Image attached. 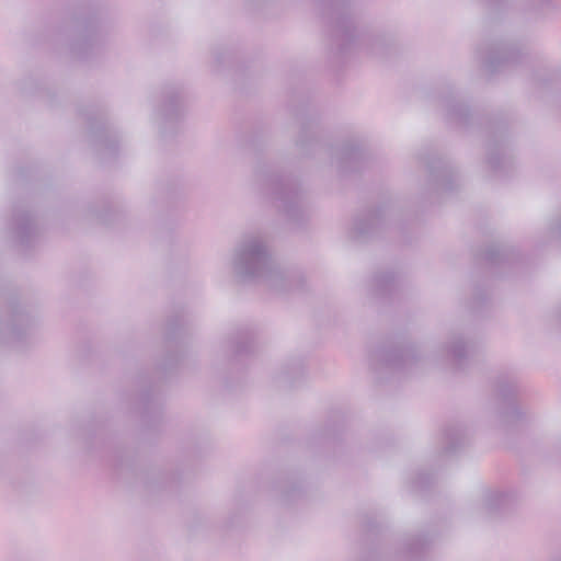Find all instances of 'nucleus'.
<instances>
[{
  "instance_id": "16",
  "label": "nucleus",
  "mask_w": 561,
  "mask_h": 561,
  "mask_svg": "<svg viewBox=\"0 0 561 561\" xmlns=\"http://www.w3.org/2000/svg\"><path fill=\"white\" fill-rule=\"evenodd\" d=\"M473 350V344L467 341L462 333H453L450 335L446 352L448 358H450L459 368L469 358Z\"/></svg>"
},
{
  "instance_id": "2",
  "label": "nucleus",
  "mask_w": 561,
  "mask_h": 561,
  "mask_svg": "<svg viewBox=\"0 0 561 561\" xmlns=\"http://www.w3.org/2000/svg\"><path fill=\"white\" fill-rule=\"evenodd\" d=\"M253 185L289 219L297 221L302 218L305 214L304 195L294 179L278 173L270 164L260 163L253 172Z\"/></svg>"
},
{
  "instance_id": "6",
  "label": "nucleus",
  "mask_w": 561,
  "mask_h": 561,
  "mask_svg": "<svg viewBox=\"0 0 561 561\" xmlns=\"http://www.w3.org/2000/svg\"><path fill=\"white\" fill-rule=\"evenodd\" d=\"M494 391L495 396L504 403L501 411V417L504 423L513 424L526 417V410L514 401L519 391L518 380L515 376H499L494 383Z\"/></svg>"
},
{
  "instance_id": "22",
  "label": "nucleus",
  "mask_w": 561,
  "mask_h": 561,
  "mask_svg": "<svg viewBox=\"0 0 561 561\" xmlns=\"http://www.w3.org/2000/svg\"><path fill=\"white\" fill-rule=\"evenodd\" d=\"M141 414L144 419L150 417L151 415L158 417L161 412V397L153 391H146L140 397Z\"/></svg>"
},
{
  "instance_id": "5",
  "label": "nucleus",
  "mask_w": 561,
  "mask_h": 561,
  "mask_svg": "<svg viewBox=\"0 0 561 561\" xmlns=\"http://www.w3.org/2000/svg\"><path fill=\"white\" fill-rule=\"evenodd\" d=\"M370 360L376 371L405 373L417 362V356L413 346H396L375 351Z\"/></svg>"
},
{
  "instance_id": "28",
  "label": "nucleus",
  "mask_w": 561,
  "mask_h": 561,
  "mask_svg": "<svg viewBox=\"0 0 561 561\" xmlns=\"http://www.w3.org/2000/svg\"><path fill=\"white\" fill-rule=\"evenodd\" d=\"M547 2H548V0H540V4H545Z\"/></svg>"
},
{
  "instance_id": "27",
  "label": "nucleus",
  "mask_w": 561,
  "mask_h": 561,
  "mask_svg": "<svg viewBox=\"0 0 561 561\" xmlns=\"http://www.w3.org/2000/svg\"><path fill=\"white\" fill-rule=\"evenodd\" d=\"M300 371H301V365L299 363V364H296L295 367L293 368V374H298ZM284 374H285L286 377H289L291 371L290 370H286Z\"/></svg>"
},
{
  "instance_id": "20",
  "label": "nucleus",
  "mask_w": 561,
  "mask_h": 561,
  "mask_svg": "<svg viewBox=\"0 0 561 561\" xmlns=\"http://www.w3.org/2000/svg\"><path fill=\"white\" fill-rule=\"evenodd\" d=\"M445 453H455L468 442L467 431L461 425H453L445 430Z\"/></svg>"
},
{
  "instance_id": "1",
  "label": "nucleus",
  "mask_w": 561,
  "mask_h": 561,
  "mask_svg": "<svg viewBox=\"0 0 561 561\" xmlns=\"http://www.w3.org/2000/svg\"><path fill=\"white\" fill-rule=\"evenodd\" d=\"M231 265L234 276L242 283H262L276 291L300 287V277L276 264L267 240L261 233L242 237L234 248Z\"/></svg>"
},
{
  "instance_id": "26",
  "label": "nucleus",
  "mask_w": 561,
  "mask_h": 561,
  "mask_svg": "<svg viewBox=\"0 0 561 561\" xmlns=\"http://www.w3.org/2000/svg\"><path fill=\"white\" fill-rule=\"evenodd\" d=\"M314 139V133L311 130L310 127H304L300 131V135L296 141L297 146L301 149H305L307 147V142L309 140Z\"/></svg>"
},
{
  "instance_id": "23",
  "label": "nucleus",
  "mask_w": 561,
  "mask_h": 561,
  "mask_svg": "<svg viewBox=\"0 0 561 561\" xmlns=\"http://www.w3.org/2000/svg\"><path fill=\"white\" fill-rule=\"evenodd\" d=\"M440 474L436 470L420 469L413 477V486L415 488H436L439 486Z\"/></svg>"
},
{
  "instance_id": "15",
  "label": "nucleus",
  "mask_w": 561,
  "mask_h": 561,
  "mask_svg": "<svg viewBox=\"0 0 561 561\" xmlns=\"http://www.w3.org/2000/svg\"><path fill=\"white\" fill-rule=\"evenodd\" d=\"M90 131L93 141L102 154L114 156L116 152V136L112 135V130L103 123H90Z\"/></svg>"
},
{
  "instance_id": "17",
  "label": "nucleus",
  "mask_w": 561,
  "mask_h": 561,
  "mask_svg": "<svg viewBox=\"0 0 561 561\" xmlns=\"http://www.w3.org/2000/svg\"><path fill=\"white\" fill-rule=\"evenodd\" d=\"M486 149L488 164L494 172H501L511 165V158L506 156L503 139L489 141Z\"/></svg>"
},
{
  "instance_id": "19",
  "label": "nucleus",
  "mask_w": 561,
  "mask_h": 561,
  "mask_svg": "<svg viewBox=\"0 0 561 561\" xmlns=\"http://www.w3.org/2000/svg\"><path fill=\"white\" fill-rule=\"evenodd\" d=\"M252 333L247 329H242L238 331L233 336L229 337L227 343L228 348L234 356H241L252 352Z\"/></svg>"
},
{
  "instance_id": "8",
  "label": "nucleus",
  "mask_w": 561,
  "mask_h": 561,
  "mask_svg": "<svg viewBox=\"0 0 561 561\" xmlns=\"http://www.w3.org/2000/svg\"><path fill=\"white\" fill-rule=\"evenodd\" d=\"M428 170V186L437 193H450L458 183L454 168L438 157H433L424 162Z\"/></svg>"
},
{
  "instance_id": "25",
  "label": "nucleus",
  "mask_w": 561,
  "mask_h": 561,
  "mask_svg": "<svg viewBox=\"0 0 561 561\" xmlns=\"http://www.w3.org/2000/svg\"><path fill=\"white\" fill-rule=\"evenodd\" d=\"M183 328H184V320L182 317H176L175 319L170 320L168 322L167 339L168 340L175 339Z\"/></svg>"
},
{
  "instance_id": "21",
  "label": "nucleus",
  "mask_w": 561,
  "mask_h": 561,
  "mask_svg": "<svg viewBox=\"0 0 561 561\" xmlns=\"http://www.w3.org/2000/svg\"><path fill=\"white\" fill-rule=\"evenodd\" d=\"M371 287L376 295L387 296L397 287V276L393 272H380L374 276Z\"/></svg>"
},
{
  "instance_id": "4",
  "label": "nucleus",
  "mask_w": 561,
  "mask_h": 561,
  "mask_svg": "<svg viewBox=\"0 0 561 561\" xmlns=\"http://www.w3.org/2000/svg\"><path fill=\"white\" fill-rule=\"evenodd\" d=\"M477 55L485 71L491 75L511 69L523 57L517 45L506 41H496L485 48H479Z\"/></svg>"
},
{
  "instance_id": "12",
  "label": "nucleus",
  "mask_w": 561,
  "mask_h": 561,
  "mask_svg": "<svg viewBox=\"0 0 561 561\" xmlns=\"http://www.w3.org/2000/svg\"><path fill=\"white\" fill-rule=\"evenodd\" d=\"M529 81L536 93L540 96L543 92L551 93L553 102L561 107V70L536 69Z\"/></svg>"
},
{
  "instance_id": "3",
  "label": "nucleus",
  "mask_w": 561,
  "mask_h": 561,
  "mask_svg": "<svg viewBox=\"0 0 561 561\" xmlns=\"http://www.w3.org/2000/svg\"><path fill=\"white\" fill-rule=\"evenodd\" d=\"M332 4L325 18L331 28L332 44L340 54L346 53L358 39L375 55H381L386 47V37L381 35H358L345 0H331Z\"/></svg>"
},
{
  "instance_id": "18",
  "label": "nucleus",
  "mask_w": 561,
  "mask_h": 561,
  "mask_svg": "<svg viewBox=\"0 0 561 561\" xmlns=\"http://www.w3.org/2000/svg\"><path fill=\"white\" fill-rule=\"evenodd\" d=\"M442 106L445 111V118L448 122L459 125L467 124L469 111L468 107L458 102L455 96H448L442 100Z\"/></svg>"
},
{
  "instance_id": "30",
  "label": "nucleus",
  "mask_w": 561,
  "mask_h": 561,
  "mask_svg": "<svg viewBox=\"0 0 561 561\" xmlns=\"http://www.w3.org/2000/svg\"><path fill=\"white\" fill-rule=\"evenodd\" d=\"M558 317L561 320V309L558 311Z\"/></svg>"
},
{
  "instance_id": "9",
  "label": "nucleus",
  "mask_w": 561,
  "mask_h": 561,
  "mask_svg": "<svg viewBox=\"0 0 561 561\" xmlns=\"http://www.w3.org/2000/svg\"><path fill=\"white\" fill-rule=\"evenodd\" d=\"M184 108L183 92L178 85H168L162 91L161 105L158 114L161 119V131L165 133L167 126H173L182 116Z\"/></svg>"
},
{
  "instance_id": "7",
  "label": "nucleus",
  "mask_w": 561,
  "mask_h": 561,
  "mask_svg": "<svg viewBox=\"0 0 561 561\" xmlns=\"http://www.w3.org/2000/svg\"><path fill=\"white\" fill-rule=\"evenodd\" d=\"M34 318L24 309H15L10 318V322L0 329V342L10 344L16 350H23L31 340Z\"/></svg>"
},
{
  "instance_id": "29",
  "label": "nucleus",
  "mask_w": 561,
  "mask_h": 561,
  "mask_svg": "<svg viewBox=\"0 0 561 561\" xmlns=\"http://www.w3.org/2000/svg\"><path fill=\"white\" fill-rule=\"evenodd\" d=\"M490 3L497 2L499 0H486Z\"/></svg>"
},
{
  "instance_id": "11",
  "label": "nucleus",
  "mask_w": 561,
  "mask_h": 561,
  "mask_svg": "<svg viewBox=\"0 0 561 561\" xmlns=\"http://www.w3.org/2000/svg\"><path fill=\"white\" fill-rule=\"evenodd\" d=\"M365 153L359 145L350 141L331 150V162L342 172H352L360 169Z\"/></svg>"
},
{
  "instance_id": "10",
  "label": "nucleus",
  "mask_w": 561,
  "mask_h": 561,
  "mask_svg": "<svg viewBox=\"0 0 561 561\" xmlns=\"http://www.w3.org/2000/svg\"><path fill=\"white\" fill-rule=\"evenodd\" d=\"M104 33L102 26L94 22H88L80 28L79 35L71 44V51L80 59H88L90 51L99 49L103 44Z\"/></svg>"
},
{
  "instance_id": "14",
  "label": "nucleus",
  "mask_w": 561,
  "mask_h": 561,
  "mask_svg": "<svg viewBox=\"0 0 561 561\" xmlns=\"http://www.w3.org/2000/svg\"><path fill=\"white\" fill-rule=\"evenodd\" d=\"M11 233L21 245H27L36 236L37 228L30 213L21 209L14 211Z\"/></svg>"
},
{
  "instance_id": "24",
  "label": "nucleus",
  "mask_w": 561,
  "mask_h": 561,
  "mask_svg": "<svg viewBox=\"0 0 561 561\" xmlns=\"http://www.w3.org/2000/svg\"><path fill=\"white\" fill-rule=\"evenodd\" d=\"M484 257L492 264L508 260V250L500 245H491L484 253Z\"/></svg>"
},
{
  "instance_id": "13",
  "label": "nucleus",
  "mask_w": 561,
  "mask_h": 561,
  "mask_svg": "<svg viewBox=\"0 0 561 561\" xmlns=\"http://www.w3.org/2000/svg\"><path fill=\"white\" fill-rule=\"evenodd\" d=\"M386 210L377 208L368 210L354 220L350 236L355 240H365L377 232L383 225Z\"/></svg>"
}]
</instances>
